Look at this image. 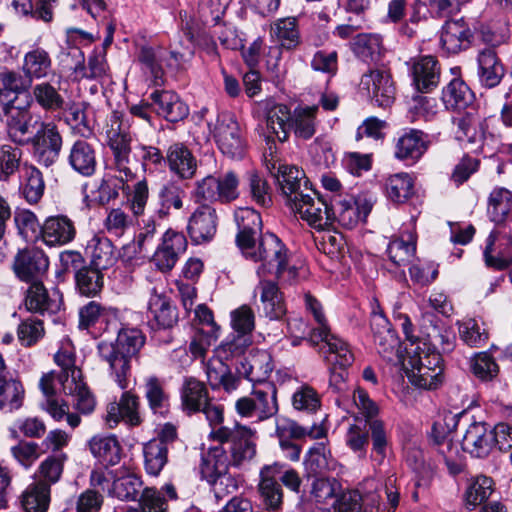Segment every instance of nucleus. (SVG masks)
<instances>
[{
	"instance_id": "1",
	"label": "nucleus",
	"mask_w": 512,
	"mask_h": 512,
	"mask_svg": "<svg viewBox=\"0 0 512 512\" xmlns=\"http://www.w3.org/2000/svg\"><path fill=\"white\" fill-rule=\"evenodd\" d=\"M238 228L236 243L243 256L253 262H260L259 276L275 274L281 277L288 271L295 277L296 269L288 268V251L283 242L273 233L261 234L260 214L252 208H240L235 212Z\"/></svg>"
},
{
	"instance_id": "2",
	"label": "nucleus",
	"mask_w": 512,
	"mask_h": 512,
	"mask_svg": "<svg viewBox=\"0 0 512 512\" xmlns=\"http://www.w3.org/2000/svg\"><path fill=\"white\" fill-rule=\"evenodd\" d=\"M145 343V336L136 328H123L119 331L115 342L102 341L98 344L100 359L108 365L109 375L119 388L125 390L129 386L131 376V360L136 357Z\"/></svg>"
},
{
	"instance_id": "3",
	"label": "nucleus",
	"mask_w": 512,
	"mask_h": 512,
	"mask_svg": "<svg viewBox=\"0 0 512 512\" xmlns=\"http://www.w3.org/2000/svg\"><path fill=\"white\" fill-rule=\"evenodd\" d=\"M305 305L307 310L312 313L317 323V327L313 328L309 333V342L313 346L321 342L326 343L329 351L327 360L330 363L337 364L341 368L350 366L354 362V354L350 345L343 339L330 333L321 304L312 295L306 294Z\"/></svg>"
},
{
	"instance_id": "4",
	"label": "nucleus",
	"mask_w": 512,
	"mask_h": 512,
	"mask_svg": "<svg viewBox=\"0 0 512 512\" xmlns=\"http://www.w3.org/2000/svg\"><path fill=\"white\" fill-rule=\"evenodd\" d=\"M253 431L238 423L220 426L210 432V438L220 443H230L231 465L241 467L251 461L256 454Z\"/></svg>"
},
{
	"instance_id": "5",
	"label": "nucleus",
	"mask_w": 512,
	"mask_h": 512,
	"mask_svg": "<svg viewBox=\"0 0 512 512\" xmlns=\"http://www.w3.org/2000/svg\"><path fill=\"white\" fill-rule=\"evenodd\" d=\"M107 143L113 153L114 167L122 179L132 180L134 173L129 167L131 153V135L124 126L121 116L114 112L106 128Z\"/></svg>"
},
{
	"instance_id": "6",
	"label": "nucleus",
	"mask_w": 512,
	"mask_h": 512,
	"mask_svg": "<svg viewBox=\"0 0 512 512\" xmlns=\"http://www.w3.org/2000/svg\"><path fill=\"white\" fill-rule=\"evenodd\" d=\"M239 178L233 171H227L219 177L207 176L195 184L192 197L196 203H229L239 197Z\"/></svg>"
},
{
	"instance_id": "7",
	"label": "nucleus",
	"mask_w": 512,
	"mask_h": 512,
	"mask_svg": "<svg viewBox=\"0 0 512 512\" xmlns=\"http://www.w3.org/2000/svg\"><path fill=\"white\" fill-rule=\"evenodd\" d=\"M34 125H38L36 132L26 143L32 146L36 161L40 165L50 167L59 158L63 145L62 136L53 122L36 120Z\"/></svg>"
},
{
	"instance_id": "8",
	"label": "nucleus",
	"mask_w": 512,
	"mask_h": 512,
	"mask_svg": "<svg viewBox=\"0 0 512 512\" xmlns=\"http://www.w3.org/2000/svg\"><path fill=\"white\" fill-rule=\"evenodd\" d=\"M488 267L505 270L512 264V219L498 223L490 232L484 249Z\"/></svg>"
},
{
	"instance_id": "9",
	"label": "nucleus",
	"mask_w": 512,
	"mask_h": 512,
	"mask_svg": "<svg viewBox=\"0 0 512 512\" xmlns=\"http://www.w3.org/2000/svg\"><path fill=\"white\" fill-rule=\"evenodd\" d=\"M311 227L324 230L332 226L331 205L311 189L289 206Z\"/></svg>"
},
{
	"instance_id": "10",
	"label": "nucleus",
	"mask_w": 512,
	"mask_h": 512,
	"mask_svg": "<svg viewBox=\"0 0 512 512\" xmlns=\"http://www.w3.org/2000/svg\"><path fill=\"white\" fill-rule=\"evenodd\" d=\"M359 91L382 108L390 107L396 94L391 75L383 69H371L364 73L359 83Z\"/></svg>"
},
{
	"instance_id": "11",
	"label": "nucleus",
	"mask_w": 512,
	"mask_h": 512,
	"mask_svg": "<svg viewBox=\"0 0 512 512\" xmlns=\"http://www.w3.org/2000/svg\"><path fill=\"white\" fill-rule=\"evenodd\" d=\"M214 139L221 152L230 158H242L245 141L236 119L229 114L218 117L214 128Z\"/></svg>"
},
{
	"instance_id": "12",
	"label": "nucleus",
	"mask_w": 512,
	"mask_h": 512,
	"mask_svg": "<svg viewBox=\"0 0 512 512\" xmlns=\"http://www.w3.org/2000/svg\"><path fill=\"white\" fill-rule=\"evenodd\" d=\"M12 268L21 281H40L48 271L49 259L42 249L27 247L17 252Z\"/></svg>"
},
{
	"instance_id": "13",
	"label": "nucleus",
	"mask_w": 512,
	"mask_h": 512,
	"mask_svg": "<svg viewBox=\"0 0 512 512\" xmlns=\"http://www.w3.org/2000/svg\"><path fill=\"white\" fill-rule=\"evenodd\" d=\"M372 209L370 200L364 197H336L331 204L332 224L337 221L341 226L351 229L358 222L365 221Z\"/></svg>"
},
{
	"instance_id": "14",
	"label": "nucleus",
	"mask_w": 512,
	"mask_h": 512,
	"mask_svg": "<svg viewBox=\"0 0 512 512\" xmlns=\"http://www.w3.org/2000/svg\"><path fill=\"white\" fill-rule=\"evenodd\" d=\"M198 204L188 219L187 232L193 243L202 244L211 241L215 236L218 216L216 209L207 202Z\"/></svg>"
},
{
	"instance_id": "15",
	"label": "nucleus",
	"mask_w": 512,
	"mask_h": 512,
	"mask_svg": "<svg viewBox=\"0 0 512 512\" xmlns=\"http://www.w3.org/2000/svg\"><path fill=\"white\" fill-rule=\"evenodd\" d=\"M186 249L187 239L184 234L168 230L163 235L162 243L155 251L152 262L160 271H170Z\"/></svg>"
},
{
	"instance_id": "16",
	"label": "nucleus",
	"mask_w": 512,
	"mask_h": 512,
	"mask_svg": "<svg viewBox=\"0 0 512 512\" xmlns=\"http://www.w3.org/2000/svg\"><path fill=\"white\" fill-rule=\"evenodd\" d=\"M139 407V397L131 391H124L119 402H112L108 405L105 421L110 428H114L120 420L130 426H138L142 423Z\"/></svg>"
},
{
	"instance_id": "17",
	"label": "nucleus",
	"mask_w": 512,
	"mask_h": 512,
	"mask_svg": "<svg viewBox=\"0 0 512 512\" xmlns=\"http://www.w3.org/2000/svg\"><path fill=\"white\" fill-rule=\"evenodd\" d=\"M276 178L288 206L312 189L304 171L296 166H279Z\"/></svg>"
},
{
	"instance_id": "18",
	"label": "nucleus",
	"mask_w": 512,
	"mask_h": 512,
	"mask_svg": "<svg viewBox=\"0 0 512 512\" xmlns=\"http://www.w3.org/2000/svg\"><path fill=\"white\" fill-rule=\"evenodd\" d=\"M40 235L46 245L62 246L74 240L76 227L65 215L50 216L41 226Z\"/></svg>"
},
{
	"instance_id": "19",
	"label": "nucleus",
	"mask_w": 512,
	"mask_h": 512,
	"mask_svg": "<svg viewBox=\"0 0 512 512\" xmlns=\"http://www.w3.org/2000/svg\"><path fill=\"white\" fill-rule=\"evenodd\" d=\"M473 34L463 19L448 20L442 26L440 43L447 53L456 54L470 47Z\"/></svg>"
},
{
	"instance_id": "20",
	"label": "nucleus",
	"mask_w": 512,
	"mask_h": 512,
	"mask_svg": "<svg viewBox=\"0 0 512 512\" xmlns=\"http://www.w3.org/2000/svg\"><path fill=\"white\" fill-rule=\"evenodd\" d=\"M150 99L154 111L169 122L181 121L189 114L188 106L173 91L156 90Z\"/></svg>"
},
{
	"instance_id": "21",
	"label": "nucleus",
	"mask_w": 512,
	"mask_h": 512,
	"mask_svg": "<svg viewBox=\"0 0 512 512\" xmlns=\"http://www.w3.org/2000/svg\"><path fill=\"white\" fill-rule=\"evenodd\" d=\"M492 431L485 423L474 422L467 428L462 442V450L474 457L487 456L494 446Z\"/></svg>"
},
{
	"instance_id": "22",
	"label": "nucleus",
	"mask_w": 512,
	"mask_h": 512,
	"mask_svg": "<svg viewBox=\"0 0 512 512\" xmlns=\"http://www.w3.org/2000/svg\"><path fill=\"white\" fill-rule=\"evenodd\" d=\"M410 72L413 84L419 92H430L439 84L440 66L433 56L413 59Z\"/></svg>"
},
{
	"instance_id": "23",
	"label": "nucleus",
	"mask_w": 512,
	"mask_h": 512,
	"mask_svg": "<svg viewBox=\"0 0 512 512\" xmlns=\"http://www.w3.org/2000/svg\"><path fill=\"white\" fill-rule=\"evenodd\" d=\"M61 297L58 292L52 294L41 281L31 282L25 295V307L33 313H55L60 309Z\"/></svg>"
},
{
	"instance_id": "24",
	"label": "nucleus",
	"mask_w": 512,
	"mask_h": 512,
	"mask_svg": "<svg viewBox=\"0 0 512 512\" xmlns=\"http://www.w3.org/2000/svg\"><path fill=\"white\" fill-rule=\"evenodd\" d=\"M477 64L478 79L483 87L494 88L500 84L505 75V68L494 48L480 50Z\"/></svg>"
},
{
	"instance_id": "25",
	"label": "nucleus",
	"mask_w": 512,
	"mask_h": 512,
	"mask_svg": "<svg viewBox=\"0 0 512 512\" xmlns=\"http://www.w3.org/2000/svg\"><path fill=\"white\" fill-rule=\"evenodd\" d=\"M429 136L421 130L410 129L395 144L394 155L399 160L418 161L429 147Z\"/></svg>"
},
{
	"instance_id": "26",
	"label": "nucleus",
	"mask_w": 512,
	"mask_h": 512,
	"mask_svg": "<svg viewBox=\"0 0 512 512\" xmlns=\"http://www.w3.org/2000/svg\"><path fill=\"white\" fill-rule=\"evenodd\" d=\"M148 313L153 329L172 328L178 321L177 309L170 298L156 292L152 293L149 298Z\"/></svg>"
},
{
	"instance_id": "27",
	"label": "nucleus",
	"mask_w": 512,
	"mask_h": 512,
	"mask_svg": "<svg viewBox=\"0 0 512 512\" xmlns=\"http://www.w3.org/2000/svg\"><path fill=\"white\" fill-rule=\"evenodd\" d=\"M166 163L172 173L181 179H191L197 170V160L183 143L171 144L166 151Z\"/></svg>"
},
{
	"instance_id": "28",
	"label": "nucleus",
	"mask_w": 512,
	"mask_h": 512,
	"mask_svg": "<svg viewBox=\"0 0 512 512\" xmlns=\"http://www.w3.org/2000/svg\"><path fill=\"white\" fill-rule=\"evenodd\" d=\"M67 162L76 173L92 176L97 165L95 147L84 139L76 140L69 148Z\"/></svg>"
},
{
	"instance_id": "29",
	"label": "nucleus",
	"mask_w": 512,
	"mask_h": 512,
	"mask_svg": "<svg viewBox=\"0 0 512 512\" xmlns=\"http://www.w3.org/2000/svg\"><path fill=\"white\" fill-rule=\"evenodd\" d=\"M85 253L90 258V265L107 270L112 267L117 256L112 242L104 235L95 234L87 242Z\"/></svg>"
},
{
	"instance_id": "30",
	"label": "nucleus",
	"mask_w": 512,
	"mask_h": 512,
	"mask_svg": "<svg viewBox=\"0 0 512 512\" xmlns=\"http://www.w3.org/2000/svg\"><path fill=\"white\" fill-rule=\"evenodd\" d=\"M52 71V59L48 51L41 47H35L25 53L22 64V72L31 84L34 80L47 78Z\"/></svg>"
},
{
	"instance_id": "31",
	"label": "nucleus",
	"mask_w": 512,
	"mask_h": 512,
	"mask_svg": "<svg viewBox=\"0 0 512 512\" xmlns=\"http://www.w3.org/2000/svg\"><path fill=\"white\" fill-rule=\"evenodd\" d=\"M292 113L285 104H272L266 108V128L268 137H274L280 142L289 138L291 131Z\"/></svg>"
},
{
	"instance_id": "32",
	"label": "nucleus",
	"mask_w": 512,
	"mask_h": 512,
	"mask_svg": "<svg viewBox=\"0 0 512 512\" xmlns=\"http://www.w3.org/2000/svg\"><path fill=\"white\" fill-rule=\"evenodd\" d=\"M167 50L162 46H141L137 59L142 66V69L149 73L155 85H160L163 82L165 59Z\"/></svg>"
},
{
	"instance_id": "33",
	"label": "nucleus",
	"mask_w": 512,
	"mask_h": 512,
	"mask_svg": "<svg viewBox=\"0 0 512 512\" xmlns=\"http://www.w3.org/2000/svg\"><path fill=\"white\" fill-rule=\"evenodd\" d=\"M443 360L440 355H434L432 357L433 367L429 368H409L406 367V375L410 382L423 389H436L438 388L443 380Z\"/></svg>"
},
{
	"instance_id": "34",
	"label": "nucleus",
	"mask_w": 512,
	"mask_h": 512,
	"mask_svg": "<svg viewBox=\"0 0 512 512\" xmlns=\"http://www.w3.org/2000/svg\"><path fill=\"white\" fill-rule=\"evenodd\" d=\"M250 394L255 402L258 421L269 419L278 412L277 389L273 383L262 382Z\"/></svg>"
},
{
	"instance_id": "35",
	"label": "nucleus",
	"mask_w": 512,
	"mask_h": 512,
	"mask_svg": "<svg viewBox=\"0 0 512 512\" xmlns=\"http://www.w3.org/2000/svg\"><path fill=\"white\" fill-rule=\"evenodd\" d=\"M456 138L470 144H480L486 135L487 124L475 112H466L456 120Z\"/></svg>"
},
{
	"instance_id": "36",
	"label": "nucleus",
	"mask_w": 512,
	"mask_h": 512,
	"mask_svg": "<svg viewBox=\"0 0 512 512\" xmlns=\"http://www.w3.org/2000/svg\"><path fill=\"white\" fill-rule=\"evenodd\" d=\"M278 472L277 465L266 466L261 470L259 491L268 510H278L283 503V492L281 485L275 479Z\"/></svg>"
},
{
	"instance_id": "37",
	"label": "nucleus",
	"mask_w": 512,
	"mask_h": 512,
	"mask_svg": "<svg viewBox=\"0 0 512 512\" xmlns=\"http://www.w3.org/2000/svg\"><path fill=\"white\" fill-rule=\"evenodd\" d=\"M442 101L447 109L464 110L474 101V94L460 78H453L442 90Z\"/></svg>"
},
{
	"instance_id": "38",
	"label": "nucleus",
	"mask_w": 512,
	"mask_h": 512,
	"mask_svg": "<svg viewBox=\"0 0 512 512\" xmlns=\"http://www.w3.org/2000/svg\"><path fill=\"white\" fill-rule=\"evenodd\" d=\"M45 183L41 171L32 164L24 163L20 178V192L29 204H36L44 194Z\"/></svg>"
},
{
	"instance_id": "39",
	"label": "nucleus",
	"mask_w": 512,
	"mask_h": 512,
	"mask_svg": "<svg viewBox=\"0 0 512 512\" xmlns=\"http://www.w3.org/2000/svg\"><path fill=\"white\" fill-rule=\"evenodd\" d=\"M89 449L93 456L106 466L116 465L121 459V446L114 436H93L89 441Z\"/></svg>"
},
{
	"instance_id": "40",
	"label": "nucleus",
	"mask_w": 512,
	"mask_h": 512,
	"mask_svg": "<svg viewBox=\"0 0 512 512\" xmlns=\"http://www.w3.org/2000/svg\"><path fill=\"white\" fill-rule=\"evenodd\" d=\"M318 106L297 107L292 113L291 130L300 140H309L316 133Z\"/></svg>"
},
{
	"instance_id": "41",
	"label": "nucleus",
	"mask_w": 512,
	"mask_h": 512,
	"mask_svg": "<svg viewBox=\"0 0 512 512\" xmlns=\"http://www.w3.org/2000/svg\"><path fill=\"white\" fill-rule=\"evenodd\" d=\"M144 397L154 414L165 416L169 411V395L164 389L163 381L156 376L144 380Z\"/></svg>"
},
{
	"instance_id": "42",
	"label": "nucleus",
	"mask_w": 512,
	"mask_h": 512,
	"mask_svg": "<svg viewBox=\"0 0 512 512\" xmlns=\"http://www.w3.org/2000/svg\"><path fill=\"white\" fill-rule=\"evenodd\" d=\"M103 269L94 266H83L75 272L76 289L86 297H95L103 289Z\"/></svg>"
},
{
	"instance_id": "43",
	"label": "nucleus",
	"mask_w": 512,
	"mask_h": 512,
	"mask_svg": "<svg viewBox=\"0 0 512 512\" xmlns=\"http://www.w3.org/2000/svg\"><path fill=\"white\" fill-rule=\"evenodd\" d=\"M62 389L66 395L74 397L75 408L81 413H91L95 408V399L82 377L78 380L62 379Z\"/></svg>"
},
{
	"instance_id": "44",
	"label": "nucleus",
	"mask_w": 512,
	"mask_h": 512,
	"mask_svg": "<svg viewBox=\"0 0 512 512\" xmlns=\"http://www.w3.org/2000/svg\"><path fill=\"white\" fill-rule=\"evenodd\" d=\"M182 405L189 412L200 411L208 400V392L203 382L194 377L184 380L181 391Z\"/></svg>"
},
{
	"instance_id": "45",
	"label": "nucleus",
	"mask_w": 512,
	"mask_h": 512,
	"mask_svg": "<svg viewBox=\"0 0 512 512\" xmlns=\"http://www.w3.org/2000/svg\"><path fill=\"white\" fill-rule=\"evenodd\" d=\"M80 60L74 67V74L77 80L87 78H101L107 74L108 65L106 61V52L101 50L94 52L88 59V65L84 64V56L80 50H77Z\"/></svg>"
},
{
	"instance_id": "46",
	"label": "nucleus",
	"mask_w": 512,
	"mask_h": 512,
	"mask_svg": "<svg viewBox=\"0 0 512 512\" xmlns=\"http://www.w3.org/2000/svg\"><path fill=\"white\" fill-rule=\"evenodd\" d=\"M456 336L454 331L437 322L428 329L426 336L419 341L428 344L434 351L441 353H450L455 347Z\"/></svg>"
},
{
	"instance_id": "47",
	"label": "nucleus",
	"mask_w": 512,
	"mask_h": 512,
	"mask_svg": "<svg viewBox=\"0 0 512 512\" xmlns=\"http://www.w3.org/2000/svg\"><path fill=\"white\" fill-rule=\"evenodd\" d=\"M229 461L226 451L223 447H213L202 456L200 473L203 480L211 479L216 475L227 473L229 470Z\"/></svg>"
},
{
	"instance_id": "48",
	"label": "nucleus",
	"mask_w": 512,
	"mask_h": 512,
	"mask_svg": "<svg viewBox=\"0 0 512 512\" xmlns=\"http://www.w3.org/2000/svg\"><path fill=\"white\" fill-rule=\"evenodd\" d=\"M229 461L226 451L223 447H213L202 456L200 473L203 480L211 479L216 475L227 473L229 470Z\"/></svg>"
},
{
	"instance_id": "49",
	"label": "nucleus",
	"mask_w": 512,
	"mask_h": 512,
	"mask_svg": "<svg viewBox=\"0 0 512 512\" xmlns=\"http://www.w3.org/2000/svg\"><path fill=\"white\" fill-rule=\"evenodd\" d=\"M23 155V150L15 144L0 145V182H9L20 170Z\"/></svg>"
},
{
	"instance_id": "50",
	"label": "nucleus",
	"mask_w": 512,
	"mask_h": 512,
	"mask_svg": "<svg viewBox=\"0 0 512 512\" xmlns=\"http://www.w3.org/2000/svg\"><path fill=\"white\" fill-rule=\"evenodd\" d=\"M32 97L45 111L55 112L65 109V99L50 82H41L32 88Z\"/></svg>"
},
{
	"instance_id": "51",
	"label": "nucleus",
	"mask_w": 512,
	"mask_h": 512,
	"mask_svg": "<svg viewBox=\"0 0 512 512\" xmlns=\"http://www.w3.org/2000/svg\"><path fill=\"white\" fill-rule=\"evenodd\" d=\"M261 301L263 310L270 319H280L286 313L282 293L273 282H261Z\"/></svg>"
},
{
	"instance_id": "52",
	"label": "nucleus",
	"mask_w": 512,
	"mask_h": 512,
	"mask_svg": "<svg viewBox=\"0 0 512 512\" xmlns=\"http://www.w3.org/2000/svg\"><path fill=\"white\" fill-rule=\"evenodd\" d=\"M493 485V480L484 475L471 479L464 493L465 507L473 510L485 502L493 492Z\"/></svg>"
},
{
	"instance_id": "53",
	"label": "nucleus",
	"mask_w": 512,
	"mask_h": 512,
	"mask_svg": "<svg viewBox=\"0 0 512 512\" xmlns=\"http://www.w3.org/2000/svg\"><path fill=\"white\" fill-rule=\"evenodd\" d=\"M390 260L396 266H405L411 262L416 252V237L412 232L392 240L387 248Z\"/></svg>"
},
{
	"instance_id": "54",
	"label": "nucleus",
	"mask_w": 512,
	"mask_h": 512,
	"mask_svg": "<svg viewBox=\"0 0 512 512\" xmlns=\"http://www.w3.org/2000/svg\"><path fill=\"white\" fill-rule=\"evenodd\" d=\"M25 390L16 379H0V410L13 412L23 405Z\"/></svg>"
},
{
	"instance_id": "55",
	"label": "nucleus",
	"mask_w": 512,
	"mask_h": 512,
	"mask_svg": "<svg viewBox=\"0 0 512 512\" xmlns=\"http://www.w3.org/2000/svg\"><path fill=\"white\" fill-rule=\"evenodd\" d=\"M50 502V489L45 483H33L22 494L21 503L26 512H46Z\"/></svg>"
},
{
	"instance_id": "56",
	"label": "nucleus",
	"mask_w": 512,
	"mask_h": 512,
	"mask_svg": "<svg viewBox=\"0 0 512 512\" xmlns=\"http://www.w3.org/2000/svg\"><path fill=\"white\" fill-rule=\"evenodd\" d=\"M512 206V193L506 188L496 187L488 198V214L496 224L505 223L504 218Z\"/></svg>"
},
{
	"instance_id": "57",
	"label": "nucleus",
	"mask_w": 512,
	"mask_h": 512,
	"mask_svg": "<svg viewBox=\"0 0 512 512\" xmlns=\"http://www.w3.org/2000/svg\"><path fill=\"white\" fill-rule=\"evenodd\" d=\"M352 49L364 61H378L383 50L381 37L376 34H358L354 38Z\"/></svg>"
},
{
	"instance_id": "58",
	"label": "nucleus",
	"mask_w": 512,
	"mask_h": 512,
	"mask_svg": "<svg viewBox=\"0 0 512 512\" xmlns=\"http://www.w3.org/2000/svg\"><path fill=\"white\" fill-rule=\"evenodd\" d=\"M271 35L286 49H293L300 43L297 22L293 17L278 19L271 26Z\"/></svg>"
},
{
	"instance_id": "59",
	"label": "nucleus",
	"mask_w": 512,
	"mask_h": 512,
	"mask_svg": "<svg viewBox=\"0 0 512 512\" xmlns=\"http://www.w3.org/2000/svg\"><path fill=\"white\" fill-rule=\"evenodd\" d=\"M168 447L160 440H150L143 447L144 463L147 473L157 476L167 463Z\"/></svg>"
},
{
	"instance_id": "60",
	"label": "nucleus",
	"mask_w": 512,
	"mask_h": 512,
	"mask_svg": "<svg viewBox=\"0 0 512 512\" xmlns=\"http://www.w3.org/2000/svg\"><path fill=\"white\" fill-rule=\"evenodd\" d=\"M194 56V49L191 39L186 41L179 39L170 45V51H167L165 59V67L172 71H180L186 68Z\"/></svg>"
},
{
	"instance_id": "61",
	"label": "nucleus",
	"mask_w": 512,
	"mask_h": 512,
	"mask_svg": "<svg viewBox=\"0 0 512 512\" xmlns=\"http://www.w3.org/2000/svg\"><path fill=\"white\" fill-rule=\"evenodd\" d=\"M55 363L61 368L58 374V382L62 385V379L68 378L69 380L82 377V372L75 365V354L72 344L67 341L63 343L58 352L54 355Z\"/></svg>"
},
{
	"instance_id": "62",
	"label": "nucleus",
	"mask_w": 512,
	"mask_h": 512,
	"mask_svg": "<svg viewBox=\"0 0 512 512\" xmlns=\"http://www.w3.org/2000/svg\"><path fill=\"white\" fill-rule=\"evenodd\" d=\"M183 196L184 191L177 184L173 182L164 184L158 192L160 208L157 210V214L159 217L164 218L168 216L171 208L181 209L183 207Z\"/></svg>"
},
{
	"instance_id": "63",
	"label": "nucleus",
	"mask_w": 512,
	"mask_h": 512,
	"mask_svg": "<svg viewBox=\"0 0 512 512\" xmlns=\"http://www.w3.org/2000/svg\"><path fill=\"white\" fill-rule=\"evenodd\" d=\"M388 197L395 203L406 201L413 194V180L408 173L391 175L386 181Z\"/></svg>"
},
{
	"instance_id": "64",
	"label": "nucleus",
	"mask_w": 512,
	"mask_h": 512,
	"mask_svg": "<svg viewBox=\"0 0 512 512\" xmlns=\"http://www.w3.org/2000/svg\"><path fill=\"white\" fill-rule=\"evenodd\" d=\"M292 406L295 410L314 413L321 407V396L311 386L303 384L292 395Z\"/></svg>"
}]
</instances>
